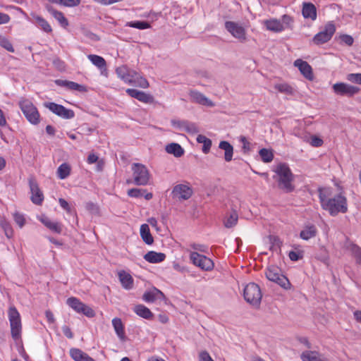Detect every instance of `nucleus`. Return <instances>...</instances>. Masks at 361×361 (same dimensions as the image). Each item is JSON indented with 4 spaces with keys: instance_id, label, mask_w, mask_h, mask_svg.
Segmentation results:
<instances>
[{
    "instance_id": "nucleus-1",
    "label": "nucleus",
    "mask_w": 361,
    "mask_h": 361,
    "mask_svg": "<svg viewBox=\"0 0 361 361\" xmlns=\"http://www.w3.org/2000/svg\"><path fill=\"white\" fill-rule=\"evenodd\" d=\"M318 192L322 208L327 211L331 216L348 212L347 198L341 193L332 196L331 188H319Z\"/></svg>"
},
{
    "instance_id": "nucleus-2",
    "label": "nucleus",
    "mask_w": 361,
    "mask_h": 361,
    "mask_svg": "<svg viewBox=\"0 0 361 361\" xmlns=\"http://www.w3.org/2000/svg\"><path fill=\"white\" fill-rule=\"evenodd\" d=\"M274 171L279 177V188L287 193L293 192L295 188L293 184L294 176L289 166L286 164L281 163L277 165Z\"/></svg>"
},
{
    "instance_id": "nucleus-3",
    "label": "nucleus",
    "mask_w": 361,
    "mask_h": 361,
    "mask_svg": "<svg viewBox=\"0 0 361 361\" xmlns=\"http://www.w3.org/2000/svg\"><path fill=\"white\" fill-rule=\"evenodd\" d=\"M19 106L26 118L32 125H37L40 121V114L37 107L28 99H23L19 102Z\"/></svg>"
},
{
    "instance_id": "nucleus-4",
    "label": "nucleus",
    "mask_w": 361,
    "mask_h": 361,
    "mask_svg": "<svg viewBox=\"0 0 361 361\" xmlns=\"http://www.w3.org/2000/svg\"><path fill=\"white\" fill-rule=\"evenodd\" d=\"M133 183L136 185H147L150 179V173L147 168L139 163L132 164Z\"/></svg>"
},
{
    "instance_id": "nucleus-5",
    "label": "nucleus",
    "mask_w": 361,
    "mask_h": 361,
    "mask_svg": "<svg viewBox=\"0 0 361 361\" xmlns=\"http://www.w3.org/2000/svg\"><path fill=\"white\" fill-rule=\"evenodd\" d=\"M8 314L11 326V336L15 341H18L21 338L22 331L20 314L15 307H10Z\"/></svg>"
},
{
    "instance_id": "nucleus-6",
    "label": "nucleus",
    "mask_w": 361,
    "mask_h": 361,
    "mask_svg": "<svg viewBox=\"0 0 361 361\" xmlns=\"http://www.w3.org/2000/svg\"><path fill=\"white\" fill-rule=\"evenodd\" d=\"M265 275L268 280L276 283L282 288L285 289L290 288L288 279L281 274V269L277 266H269L266 269Z\"/></svg>"
},
{
    "instance_id": "nucleus-7",
    "label": "nucleus",
    "mask_w": 361,
    "mask_h": 361,
    "mask_svg": "<svg viewBox=\"0 0 361 361\" xmlns=\"http://www.w3.org/2000/svg\"><path fill=\"white\" fill-rule=\"evenodd\" d=\"M245 300L254 306H258L262 300V292L259 286L255 283H248L244 288Z\"/></svg>"
},
{
    "instance_id": "nucleus-8",
    "label": "nucleus",
    "mask_w": 361,
    "mask_h": 361,
    "mask_svg": "<svg viewBox=\"0 0 361 361\" xmlns=\"http://www.w3.org/2000/svg\"><path fill=\"white\" fill-rule=\"evenodd\" d=\"M335 32L336 26L334 22H328L322 30L314 36L312 42L317 45L326 43L332 38Z\"/></svg>"
},
{
    "instance_id": "nucleus-9",
    "label": "nucleus",
    "mask_w": 361,
    "mask_h": 361,
    "mask_svg": "<svg viewBox=\"0 0 361 361\" xmlns=\"http://www.w3.org/2000/svg\"><path fill=\"white\" fill-rule=\"evenodd\" d=\"M191 262L203 271H209L214 267V262L205 255H200L197 252H191L190 254Z\"/></svg>"
},
{
    "instance_id": "nucleus-10",
    "label": "nucleus",
    "mask_w": 361,
    "mask_h": 361,
    "mask_svg": "<svg viewBox=\"0 0 361 361\" xmlns=\"http://www.w3.org/2000/svg\"><path fill=\"white\" fill-rule=\"evenodd\" d=\"M193 191L189 183H181L175 185L171 191V197L178 201L188 200L192 195Z\"/></svg>"
},
{
    "instance_id": "nucleus-11",
    "label": "nucleus",
    "mask_w": 361,
    "mask_h": 361,
    "mask_svg": "<svg viewBox=\"0 0 361 361\" xmlns=\"http://www.w3.org/2000/svg\"><path fill=\"white\" fill-rule=\"evenodd\" d=\"M66 303L76 312L82 313L87 317H93L95 315L94 311L91 307L82 302L77 298L71 297L68 298Z\"/></svg>"
},
{
    "instance_id": "nucleus-12",
    "label": "nucleus",
    "mask_w": 361,
    "mask_h": 361,
    "mask_svg": "<svg viewBox=\"0 0 361 361\" xmlns=\"http://www.w3.org/2000/svg\"><path fill=\"white\" fill-rule=\"evenodd\" d=\"M44 106L50 111L63 119H71L75 116V113L72 109H66L63 105L54 102H45Z\"/></svg>"
},
{
    "instance_id": "nucleus-13",
    "label": "nucleus",
    "mask_w": 361,
    "mask_h": 361,
    "mask_svg": "<svg viewBox=\"0 0 361 361\" xmlns=\"http://www.w3.org/2000/svg\"><path fill=\"white\" fill-rule=\"evenodd\" d=\"M334 92L338 96L351 97L358 93L360 88L345 82H336L333 85Z\"/></svg>"
},
{
    "instance_id": "nucleus-14",
    "label": "nucleus",
    "mask_w": 361,
    "mask_h": 361,
    "mask_svg": "<svg viewBox=\"0 0 361 361\" xmlns=\"http://www.w3.org/2000/svg\"><path fill=\"white\" fill-rule=\"evenodd\" d=\"M225 27L233 37L240 42L246 40V31L241 24L233 21H226L225 23Z\"/></svg>"
},
{
    "instance_id": "nucleus-15",
    "label": "nucleus",
    "mask_w": 361,
    "mask_h": 361,
    "mask_svg": "<svg viewBox=\"0 0 361 361\" xmlns=\"http://www.w3.org/2000/svg\"><path fill=\"white\" fill-rule=\"evenodd\" d=\"M28 182L31 192V201L35 204L40 205L44 200V195L39 189L38 183L33 178H30Z\"/></svg>"
},
{
    "instance_id": "nucleus-16",
    "label": "nucleus",
    "mask_w": 361,
    "mask_h": 361,
    "mask_svg": "<svg viewBox=\"0 0 361 361\" xmlns=\"http://www.w3.org/2000/svg\"><path fill=\"white\" fill-rule=\"evenodd\" d=\"M116 73L118 77L125 83L133 84L136 72L128 68L127 66H121L116 69Z\"/></svg>"
},
{
    "instance_id": "nucleus-17",
    "label": "nucleus",
    "mask_w": 361,
    "mask_h": 361,
    "mask_svg": "<svg viewBox=\"0 0 361 361\" xmlns=\"http://www.w3.org/2000/svg\"><path fill=\"white\" fill-rule=\"evenodd\" d=\"M37 219L42 222L48 229L56 233H61L62 231V225L57 221H52L45 214H41L37 216Z\"/></svg>"
},
{
    "instance_id": "nucleus-18",
    "label": "nucleus",
    "mask_w": 361,
    "mask_h": 361,
    "mask_svg": "<svg viewBox=\"0 0 361 361\" xmlns=\"http://www.w3.org/2000/svg\"><path fill=\"white\" fill-rule=\"evenodd\" d=\"M55 84L58 86L65 87L68 90L76 91L79 92H86L87 91L86 86L66 80H56Z\"/></svg>"
},
{
    "instance_id": "nucleus-19",
    "label": "nucleus",
    "mask_w": 361,
    "mask_h": 361,
    "mask_svg": "<svg viewBox=\"0 0 361 361\" xmlns=\"http://www.w3.org/2000/svg\"><path fill=\"white\" fill-rule=\"evenodd\" d=\"M189 95L192 102L209 107L214 106L212 101L197 90H190Z\"/></svg>"
},
{
    "instance_id": "nucleus-20",
    "label": "nucleus",
    "mask_w": 361,
    "mask_h": 361,
    "mask_svg": "<svg viewBox=\"0 0 361 361\" xmlns=\"http://www.w3.org/2000/svg\"><path fill=\"white\" fill-rule=\"evenodd\" d=\"M294 66L299 69L300 73L305 78L308 80H312V69L307 61H305L302 59H297L294 61Z\"/></svg>"
},
{
    "instance_id": "nucleus-21",
    "label": "nucleus",
    "mask_w": 361,
    "mask_h": 361,
    "mask_svg": "<svg viewBox=\"0 0 361 361\" xmlns=\"http://www.w3.org/2000/svg\"><path fill=\"white\" fill-rule=\"evenodd\" d=\"M45 8L47 11L58 21L62 27L66 28L68 26V20L62 12L56 11L49 4H47Z\"/></svg>"
},
{
    "instance_id": "nucleus-22",
    "label": "nucleus",
    "mask_w": 361,
    "mask_h": 361,
    "mask_svg": "<svg viewBox=\"0 0 361 361\" xmlns=\"http://www.w3.org/2000/svg\"><path fill=\"white\" fill-rule=\"evenodd\" d=\"M126 93L131 97L144 103H150L153 100V97L150 94L136 89H127Z\"/></svg>"
},
{
    "instance_id": "nucleus-23",
    "label": "nucleus",
    "mask_w": 361,
    "mask_h": 361,
    "mask_svg": "<svg viewBox=\"0 0 361 361\" xmlns=\"http://www.w3.org/2000/svg\"><path fill=\"white\" fill-rule=\"evenodd\" d=\"M302 361H329L326 357L316 350H305L300 355Z\"/></svg>"
},
{
    "instance_id": "nucleus-24",
    "label": "nucleus",
    "mask_w": 361,
    "mask_h": 361,
    "mask_svg": "<svg viewBox=\"0 0 361 361\" xmlns=\"http://www.w3.org/2000/svg\"><path fill=\"white\" fill-rule=\"evenodd\" d=\"M164 298L163 293L156 288H153L146 291L142 296V299L147 302H153L158 300H162Z\"/></svg>"
},
{
    "instance_id": "nucleus-25",
    "label": "nucleus",
    "mask_w": 361,
    "mask_h": 361,
    "mask_svg": "<svg viewBox=\"0 0 361 361\" xmlns=\"http://www.w3.org/2000/svg\"><path fill=\"white\" fill-rule=\"evenodd\" d=\"M118 276L124 289L131 290L133 288L134 280L129 273L125 271H120L118 273Z\"/></svg>"
},
{
    "instance_id": "nucleus-26",
    "label": "nucleus",
    "mask_w": 361,
    "mask_h": 361,
    "mask_svg": "<svg viewBox=\"0 0 361 361\" xmlns=\"http://www.w3.org/2000/svg\"><path fill=\"white\" fill-rule=\"evenodd\" d=\"M302 14L305 18H309L312 20L317 19V8L312 3H303Z\"/></svg>"
},
{
    "instance_id": "nucleus-27",
    "label": "nucleus",
    "mask_w": 361,
    "mask_h": 361,
    "mask_svg": "<svg viewBox=\"0 0 361 361\" xmlns=\"http://www.w3.org/2000/svg\"><path fill=\"white\" fill-rule=\"evenodd\" d=\"M112 325L114 331L121 342L126 341V336L124 331V326L120 318L115 317L112 319Z\"/></svg>"
},
{
    "instance_id": "nucleus-28",
    "label": "nucleus",
    "mask_w": 361,
    "mask_h": 361,
    "mask_svg": "<svg viewBox=\"0 0 361 361\" xmlns=\"http://www.w3.org/2000/svg\"><path fill=\"white\" fill-rule=\"evenodd\" d=\"M317 233V228L313 224L306 225L300 233V237L305 240H308L316 236Z\"/></svg>"
},
{
    "instance_id": "nucleus-29",
    "label": "nucleus",
    "mask_w": 361,
    "mask_h": 361,
    "mask_svg": "<svg viewBox=\"0 0 361 361\" xmlns=\"http://www.w3.org/2000/svg\"><path fill=\"white\" fill-rule=\"evenodd\" d=\"M70 355L75 361H95L87 353L78 348H71L70 350Z\"/></svg>"
},
{
    "instance_id": "nucleus-30",
    "label": "nucleus",
    "mask_w": 361,
    "mask_h": 361,
    "mask_svg": "<svg viewBox=\"0 0 361 361\" xmlns=\"http://www.w3.org/2000/svg\"><path fill=\"white\" fill-rule=\"evenodd\" d=\"M87 59L102 72L106 70V62L102 56L96 54H89L87 55Z\"/></svg>"
},
{
    "instance_id": "nucleus-31",
    "label": "nucleus",
    "mask_w": 361,
    "mask_h": 361,
    "mask_svg": "<svg viewBox=\"0 0 361 361\" xmlns=\"http://www.w3.org/2000/svg\"><path fill=\"white\" fill-rule=\"evenodd\" d=\"M165 258V254L155 251H149L144 255V259L149 263H159L163 262Z\"/></svg>"
},
{
    "instance_id": "nucleus-32",
    "label": "nucleus",
    "mask_w": 361,
    "mask_h": 361,
    "mask_svg": "<svg viewBox=\"0 0 361 361\" xmlns=\"http://www.w3.org/2000/svg\"><path fill=\"white\" fill-rule=\"evenodd\" d=\"M264 25L268 30L272 32H281L283 31V27L281 24V20L276 18L265 20Z\"/></svg>"
},
{
    "instance_id": "nucleus-33",
    "label": "nucleus",
    "mask_w": 361,
    "mask_h": 361,
    "mask_svg": "<svg viewBox=\"0 0 361 361\" xmlns=\"http://www.w3.org/2000/svg\"><path fill=\"white\" fill-rule=\"evenodd\" d=\"M140 236L142 240L147 245H152L154 238L150 233L149 227L147 224H142L140 229Z\"/></svg>"
},
{
    "instance_id": "nucleus-34",
    "label": "nucleus",
    "mask_w": 361,
    "mask_h": 361,
    "mask_svg": "<svg viewBox=\"0 0 361 361\" xmlns=\"http://www.w3.org/2000/svg\"><path fill=\"white\" fill-rule=\"evenodd\" d=\"M219 147L223 150H224V159L226 161H231L233 158V146L227 141H221Z\"/></svg>"
},
{
    "instance_id": "nucleus-35",
    "label": "nucleus",
    "mask_w": 361,
    "mask_h": 361,
    "mask_svg": "<svg viewBox=\"0 0 361 361\" xmlns=\"http://www.w3.org/2000/svg\"><path fill=\"white\" fill-rule=\"evenodd\" d=\"M134 312L138 316L146 319H150L153 317V314L150 310L143 305H135L134 307Z\"/></svg>"
},
{
    "instance_id": "nucleus-36",
    "label": "nucleus",
    "mask_w": 361,
    "mask_h": 361,
    "mask_svg": "<svg viewBox=\"0 0 361 361\" xmlns=\"http://www.w3.org/2000/svg\"><path fill=\"white\" fill-rule=\"evenodd\" d=\"M166 151L173 154L176 157H180L184 154V149L178 143H171L166 145Z\"/></svg>"
},
{
    "instance_id": "nucleus-37",
    "label": "nucleus",
    "mask_w": 361,
    "mask_h": 361,
    "mask_svg": "<svg viewBox=\"0 0 361 361\" xmlns=\"http://www.w3.org/2000/svg\"><path fill=\"white\" fill-rule=\"evenodd\" d=\"M71 171V166L67 163H63L58 167L56 174L59 179L63 180L70 176Z\"/></svg>"
},
{
    "instance_id": "nucleus-38",
    "label": "nucleus",
    "mask_w": 361,
    "mask_h": 361,
    "mask_svg": "<svg viewBox=\"0 0 361 361\" xmlns=\"http://www.w3.org/2000/svg\"><path fill=\"white\" fill-rule=\"evenodd\" d=\"M33 18L37 26H39L43 31L46 32H51L52 31L51 25L44 18L39 16H34Z\"/></svg>"
},
{
    "instance_id": "nucleus-39",
    "label": "nucleus",
    "mask_w": 361,
    "mask_h": 361,
    "mask_svg": "<svg viewBox=\"0 0 361 361\" xmlns=\"http://www.w3.org/2000/svg\"><path fill=\"white\" fill-rule=\"evenodd\" d=\"M198 143L203 144L202 152L207 154L212 147V140L203 135H199L196 139Z\"/></svg>"
},
{
    "instance_id": "nucleus-40",
    "label": "nucleus",
    "mask_w": 361,
    "mask_h": 361,
    "mask_svg": "<svg viewBox=\"0 0 361 361\" xmlns=\"http://www.w3.org/2000/svg\"><path fill=\"white\" fill-rule=\"evenodd\" d=\"M259 154L262 159V160L265 163L271 162L274 159V154L272 150L262 148L259 151Z\"/></svg>"
},
{
    "instance_id": "nucleus-41",
    "label": "nucleus",
    "mask_w": 361,
    "mask_h": 361,
    "mask_svg": "<svg viewBox=\"0 0 361 361\" xmlns=\"http://www.w3.org/2000/svg\"><path fill=\"white\" fill-rule=\"evenodd\" d=\"M49 2L67 7H74L80 4V0H48Z\"/></svg>"
},
{
    "instance_id": "nucleus-42",
    "label": "nucleus",
    "mask_w": 361,
    "mask_h": 361,
    "mask_svg": "<svg viewBox=\"0 0 361 361\" xmlns=\"http://www.w3.org/2000/svg\"><path fill=\"white\" fill-rule=\"evenodd\" d=\"M126 26L139 30H145L150 27L149 23L146 21H130L126 23Z\"/></svg>"
},
{
    "instance_id": "nucleus-43",
    "label": "nucleus",
    "mask_w": 361,
    "mask_h": 361,
    "mask_svg": "<svg viewBox=\"0 0 361 361\" xmlns=\"http://www.w3.org/2000/svg\"><path fill=\"white\" fill-rule=\"evenodd\" d=\"M274 88L281 93L287 94H292L293 93V87L287 83L276 84Z\"/></svg>"
},
{
    "instance_id": "nucleus-44",
    "label": "nucleus",
    "mask_w": 361,
    "mask_h": 361,
    "mask_svg": "<svg viewBox=\"0 0 361 361\" xmlns=\"http://www.w3.org/2000/svg\"><path fill=\"white\" fill-rule=\"evenodd\" d=\"M0 46L9 52L13 53L15 49L10 40L5 36L0 35Z\"/></svg>"
},
{
    "instance_id": "nucleus-45",
    "label": "nucleus",
    "mask_w": 361,
    "mask_h": 361,
    "mask_svg": "<svg viewBox=\"0 0 361 361\" xmlns=\"http://www.w3.org/2000/svg\"><path fill=\"white\" fill-rule=\"evenodd\" d=\"M281 24L283 27V30L286 29H292L293 27V18L289 15H283L281 16Z\"/></svg>"
},
{
    "instance_id": "nucleus-46",
    "label": "nucleus",
    "mask_w": 361,
    "mask_h": 361,
    "mask_svg": "<svg viewBox=\"0 0 361 361\" xmlns=\"http://www.w3.org/2000/svg\"><path fill=\"white\" fill-rule=\"evenodd\" d=\"M238 214L235 212H233L224 221V226L226 228H232L238 221Z\"/></svg>"
},
{
    "instance_id": "nucleus-47",
    "label": "nucleus",
    "mask_w": 361,
    "mask_h": 361,
    "mask_svg": "<svg viewBox=\"0 0 361 361\" xmlns=\"http://www.w3.org/2000/svg\"><path fill=\"white\" fill-rule=\"evenodd\" d=\"M183 130L189 134H196L200 131V129L196 123L186 121Z\"/></svg>"
},
{
    "instance_id": "nucleus-48",
    "label": "nucleus",
    "mask_w": 361,
    "mask_h": 361,
    "mask_svg": "<svg viewBox=\"0 0 361 361\" xmlns=\"http://www.w3.org/2000/svg\"><path fill=\"white\" fill-rule=\"evenodd\" d=\"M132 85L138 86L144 89L147 88L149 85L147 79L142 76H139L137 73L135 77L134 78L133 83Z\"/></svg>"
},
{
    "instance_id": "nucleus-49",
    "label": "nucleus",
    "mask_w": 361,
    "mask_h": 361,
    "mask_svg": "<svg viewBox=\"0 0 361 361\" xmlns=\"http://www.w3.org/2000/svg\"><path fill=\"white\" fill-rule=\"evenodd\" d=\"M13 216L15 222L20 228L25 226V218L23 214L16 212L13 214Z\"/></svg>"
},
{
    "instance_id": "nucleus-50",
    "label": "nucleus",
    "mask_w": 361,
    "mask_h": 361,
    "mask_svg": "<svg viewBox=\"0 0 361 361\" xmlns=\"http://www.w3.org/2000/svg\"><path fill=\"white\" fill-rule=\"evenodd\" d=\"M350 250L355 258L357 263L361 264V248L357 245H352Z\"/></svg>"
},
{
    "instance_id": "nucleus-51",
    "label": "nucleus",
    "mask_w": 361,
    "mask_h": 361,
    "mask_svg": "<svg viewBox=\"0 0 361 361\" xmlns=\"http://www.w3.org/2000/svg\"><path fill=\"white\" fill-rule=\"evenodd\" d=\"M346 78L351 82L361 85V73H350L347 75Z\"/></svg>"
},
{
    "instance_id": "nucleus-52",
    "label": "nucleus",
    "mask_w": 361,
    "mask_h": 361,
    "mask_svg": "<svg viewBox=\"0 0 361 361\" xmlns=\"http://www.w3.org/2000/svg\"><path fill=\"white\" fill-rule=\"evenodd\" d=\"M288 257L291 261L296 262L303 257V252L301 250L290 251Z\"/></svg>"
},
{
    "instance_id": "nucleus-53",
    "label": "nucleus",
    "mask_w": 361,
    "mask_h": 361,
    "mask_svg": "<svg viewBox=\"0 0 361 361\" xmlns=\"http://www.w3.org/2000/svg\"><path fill=\"white\" fill-rule=\"evenodd\" d=\"M143 191L145 190L139 188H132L128 191V195L131 197L138 198L142 196Z\"/></svg>"
},
{
    "instance_id": "nucleus-54",
    "label": "nucleus",
    "mask_w": 361,
    "mask_h": 361,
    "mask_svg": "<svg viewBox=\"0 0 361 361\" xmlns=\"http://www.w3.org/2000/svg\"><path fill=\"white\" fill-rule=\"evenodd\" d=\"M1 226L4 230L5 233L8 238L11 237L12 234V228L8 221L6 220H3L1 221Z\"/></svg>"
},
{
    "instance_id": "nucleus-55",
    "label": "nucleus",
    "mask_w": 361,
    "mask_h": 361,
    "mask_svg": "<svg viewBox=\"0 0 361 361\" xmlns=\"http://www.w3.org/2000/svg\"><path fill=\"white\" fill-rule=\"evenodd\" d=\"M187 120H171V125L180 130H183Z\"/></svg>"
},
{
    "instance_id": "nucleus-56",
    "label": "nucleus",
    "mask_w": 361,
    "mask_h": 361,
    "mask_svg": "<svg viewBox=\"0 0 361 361\" xmlns=\"http://www.w3.org/2000/svg\"><path fill=\"white\" fill-rule=\"evenodd\" d=\"M340 39L343 43L348 46H351L354 42L353 37L348 35H342L340 36Z\"/></svg>"
},
{
    "instance_id": "nucleus-57",
    "label": "nucleus",
    "mask_w": 361,
    "mask_h": 361,
    "mask_svg": "<svg viewBox=\"0 0 361 361\" xmlns=\"http://www.w3.org/2000/svg\"><path fill=\"white\" fill-rule=\"evenodd\" d=\"M310 143L313 147H320L323 144V140L320 137L313 135L310 138Z\"/></svg>"
},
{
    "instance_id": "nucleus-58",
    "label": "nucleus",
    "mask_w": 361,
    "mask_h": 361,
    "mask_svg": "<svg viewBox=\"0 0 361 361\" xmlns=\"http://www.w3.org/2000/svg\"><path fill=\"white\" fill-rule=\"evenodd\" d=\"M200 361H214L212 357L207 351H202L199 355Z\"/></svg>"
},
{
    "instance_id": "nucleus-59",
    "label": "nucleus",
    "mask_w": 361,
    "mask_h": 361,
    "mask_svg": "<svg viewBox=\"0 0 361 361\" xmlns=\"http://www.w3.org/2000/svg\"><path fill=\"white\" fill-rule=\"evenodd\" d=\"M240 141L243 144V149L244 152H248L250 149V143L247 141L245 137L241 136Z\"/></svg>"
},
{
    "instance_id": "nucleus-60",
    "label": "nucleus",
    "mask_w": 361,
    "mask_h": 361,
    "mask_svg": "<svg viewBox=\"0 0 361 361\" xmlns=\"http://www.w3.org/2000/svg\"><path fill=\"white\" fill-rule=\"evenodd\" d=\"M59 202L60 206L64 210H66L68 213L71 212V207L69 206L68 202L66 200H64L63 198H59Z\"/></svg>"
},
{
    "instance_id": "nucleus-61",
    "label": "nucleus",
    "mask_w": 361,
    "mask_h": 361,
    "mask_svg": "<svg viewBox=\"0 0 361 361\" xmlns=\"http://www.w3.org/2000/svg\"><path fill=\"white\" fill-rule=\"evenodd\" d=\"M192 247L201 252H207L208 250V247L206 245L202 244H193L192 245Z\"/></svg>"
},
{
    "instance_id": "nucleus-62",
    "label": "nucleus",
    "mask_w": 361,
    "mask_h": 361,
    "mask_svg": "<svg viewBox=\"0 0 361 361\" xmlns=\"http://www.w3.org/2000/svg\"><path fill=\"white\" fill-rule=\"evenodd\" d=\"M99 157L94 153H91L88 155L87 161L89 164H94L98 161Z\"/></svg>"
},
{
    "instance_id": "nucleus-63",
    "label": "nucleus",
    "mask_w": 361,
    "mask_h": 361,
    "mask_svg": "<svg viewBox=\"0 0 361 361\" xmlns=\"http://www.w3.org/2000/svg\"><path fill=\"white\" fill-rule=\"evenodd\" d=\"M10 20L11 18L8 14L0 12V25L6 24Z\"/></svg>"
},
{
    "instance_id": "nucleus-64",
    "label": "nucleus",
    "mask_w": 361,
    "mask_h": 361,
    "mask_svg": "<svg viewBox=\"0 0 361 361\" xmlns=\"http://www.w3.org/2000/svg\"><path fill=\"white\" fill-rule=\"evenodd\" d=\"M62 331L63 334L68 338H72L73 337V334L71 330V329L67 326H63L62 327Z\"/></svg>"
}]
</instances>
